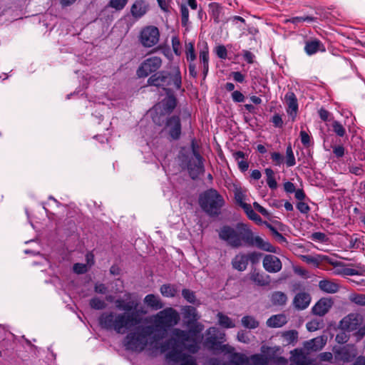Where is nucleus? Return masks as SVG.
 <instances>
[{"instance_id": "2", "label": "nucleus", "mask_w": 365, "mask_h": 365, "mask_svg": "<svg viewBox=\"0 0 365 365\" xmlns=\"http://www.w3.org/2000/svg\"><path fill=\"white\" fill-rule=\"evenodd\" d=\"M174 337L163 345L161 348L163 352L168 351L167 358L175 362H180V365H197L193 356L183 353V348L187 347L190 351L195 352L197 350V344H187L188 334L185 331L175 329L173 331Z\"/></svg>"}, {"instance_id": "1", "label": "nucleus", "mask_w": 365, "mask_h": 365, "mask_svg": "<svg viewBox=\"0 0 365 365\" xmlns=\"http://www.w3.org/2000/svg\"><path fill=\"white\" fill-rule=\"evenodd\" d=\"M209 337L206 344L212 349L219 350L226 354H232L231 361L235 365H287V360L282 356H277L282 349L279 346L272 347L262 346L261 354H255L247 357L245 354L233 353L234 348L228 344H221L219 341L225 337V334L217 328L211 327L207 330Z\"/></svg>"}, {"instance_id": "28", "label": "nucleus", "mask_w": 365, "mask_h": 365, "mask_svg": "<svg viewBox=\"0 0 365 365\" xmlns=\"http://www.w3.org/2000/svg\"><path fill=\"white\" fill-rule=\"evenodd\" d=\"M291 353L292 359L290 365H310L307 358L302 353V350L294 349Z\"/></svg>"}, {"instance_id": "31", "label": "nucleus", "mask_w": 365, "mask_h": 365, "mask_svg": "<svg viewBox=\"0 0 365 365\" xmlns=\"http://www.w3.org/2000/svg\"><path fill=\"white\" fill-rule=\"evenodd\" d=\"M180 290L178 284H163L160 287V292L163 297H175Z\"/></svg>"}, {"instance_id": "3", "label": "nucleus", "mask_w": 365, "mask_h": 365, "mask_svg": "<svg viewBox=\"0 0 365 365\" xmlns=\"http://www.w3.org/2000/svg\"><path fill=\"white\" fill-rule=\"evenodd\" d=\"M219 237L233 247L247 244L252 240V231L244 223H237L235 227L223 226L219 230Z\"/></svg>"}, {"instance_id": "54", "label": "nucleus", "mask_w": 365, "mask_h": 365, "mask_svg": "<svg viewBox=\"0 0 365 365\" xmlns=\"http://www.w3.org/2000/svg\"><path fill=\"white\" fill-rule=\"evenodd\" d=\"M300 138L302 143L306 146L308 147L310 145V136L304 130H301L300 132Z\"/></svg>"}, {"instance_id": "38", "label": "nucleus", "mask_w": 365, "mask_h": 365, "mask_svg": "<svg viewBox=\"0 0 365 365\" xmlns=\"http://www.w3.org/2000/svg\"><path fill=\"white\" fill-rule=\"evenodd\" d=\"M242 325L248 329H255L259 326V322L252 317L246 316L242 319Z\"/></svg>"}, {"instance_id": "24", "label": "nucleus", "mask_w": 365, "mask_h": 365, "mask_svg": "<svg viewBox=\"0 0 365 365\" xmlns=\"http://www.w3.org/2000/svg\"><path fill=\"white\" fill-rule=\"evenodd\" d=\"M147 6L143 0H138L134 2L130 9L131 14L133 17L138 19L145 14Z\"/></svg>"}, {"instance_id": "21", "label": "nucleus", "mask_w": 365, "mask_h": 365, "mask_svg": "<svg viewBox=\"0 0 365 365\" xmlns=\"http://www.w3.org/2000/svg\"><path fill=\"white\" fill-rule=\"evenodd\" d=\"M200 62L202 65L204 78L207 76L209 70V49L207 44L204 43L199 53Z\"/></svg>"}, {"instance_id": "48", "label": "nucleus", "mask_w": 365, "mask_h": 365, "mask_svg": "<svg viewBox=\"0 0 365 365\" xmlns=\"http://www.w3.org/2000/svg\"><path fill=\"white\" fill-rule=\"evenodd\" d=\"M333 130L334 133L342 137L345 134V129L344 128L343 125L338 121H334L332 124Z\"/></svg>"}, {"instance_id": "57", "label": "nucleus", "mask_w": 365, "mask_h": 365, "mask_svg": "<svg viewBox=\"0 0 365 365\" xmlns=\"http://www.w3.org/2000/svg\"><path fill=\"white\" fill-rule=\"evenodd\" d=\"M232 98L235 102L241 103L245 101L244 95L238 91H235L232 93Z\"/></svg>"}, {"instance_id": "62", "label": "nucleus", "mask_w": 365, "mask_h": 365, "mask_svg": "<svg viewBox=\"0 0 365 365\" xmlns=\"http://www.w3.org/2000/svg\"><path fill=\"white\" fill-rule=\"evenodd\" d=\"M336 341L340 344L345 343L348 341V336L345 332H340L336 336Z\"/></svg>"}, {"instance_id": "43", "label": "nucleus", "mask_w": 365, "mask_h": 365, "mask_svg": "<svg viewBox=\"0 0 365 365\" xmlns=\"http://www.w3.org/2000/svg\"><path fill=\"white\" fill-rule=\"evenodd\" d=\"M185 55L188 62H194L196 58V55L195 53L194 44L192 43H189L186 45Z\"/></svg>"}, {"instance_id": "34", "label": "nucleus", "mask_w": 365, "mask_h": 365, "mask_svg": "<svg viewBox=\"0 0 365 365\" xmlns=\"http://www.w3.org/2000/svg\"><path fill=\"white\" fill-rule=\"evenodd\" d=\"M242 208L250 220L254 221L258 225L262 223L261 217L253 210L252 206L250 204H243V207Z\"/></svg>"}, {"instance_id": "36", "label": "nucleus", "mask_w": 365, "mask_h": 365, "mask_svg": "<svg viewBox=\"0 0 365 365\" xmlns=\"http://www.w3.org/2000/svg\"><path fill=\"white\" fill-rule=\"evenodd\" d=\"M266 175V181L269 187L272 190H275L277 187V182L274 178V173L271 168H266L264 170Z\"/></svg>"}, {"instance_id": "22", "label": "nucleus", "mask_w": 365, "mask_h": 365, "mask_svg": "<svg viewBox=\"0 0 365 365\" xmlns=\"http://www.w3.org/2000/svg\"><path fill=\"white\" fill-rule=\"evenodd\" d=\"M285 101L288 106L287 113L294 118L297 114L298 104L294 93L288 92L285 95Z\"/></svg>"}, {"instance_id": "32", "label": "nucleus", "mask_w": 365, "mask_h": 365, "mask_svg": "<svg viewBox=\"0 0 365 365\" xmlns=\"http://www.w3.org/2000/svg\"><path fill=\"white\" fill-rule=\"evenodd\" d=\"M210 14L215 22H219L222 17V7L217 3L212 2L209 4Z\"/></svg>"}, {"instance_id": "9", "label": "nucleus", "mask_w": 365, "mask_h": 365, "mask_svg": "<svg viewBox=\"0 0 365 365\" xmlns=\"http://www.w3.org/2000/svg\"><path fill=\"white\" fill-rule=\"evenodd\" d=\"M162 65V59L158 56H151L143 61L137 71V75L142 78L158 71Z\"/></svg>"}, {"instance_id": "56", "label": "nucleus", "mask_w": 365, "mask_h": 365, "mask_svg": "<svg viewBox=\"0 0 365 365\" xmlns=\"http://www.w3.org/2000/svg\"><path fill=\"white\" fill-rule=\"evenodd\" d=\"M312 239L317 242H325L327 240V235L324 233L317 232L312 235Z\"/></svg>"}, {"instance_id": "11", "label": "nucleus", "mask_w": 365, "mask_h": 365, "mask_svg": "<svg viewBox=\"0 0 365 365\" xmlns=\"http://www.w3.org/2000/svg\"><path fill=\"white\" fill-rule=\"evenodd\" d=\"M192 148L194 157L190 160L187 168L190 175L192 179L196 178L200 173L204 171L202 158L195 147V142H192Z\"/></svg>"}, {"instance_id": "55", "label": "nucleus", "mask_w": 365, "mask_h": 365, "mask_svg": "<svg viewBox=\"0 0 365 365\" xmlns=\"http://www.w3.org/2000/svg\"><path fill=\"white\" fill-rule=\"evenodd\" d=\"M253 206L263 216H264L265 217L269 218V217H270L269 212L264 207L261 206L258 202H255L253 203Z\"/></svg>"}, {"instance_id": "45", "label": "nucleus", "mask_w": 365, "mask_h": 365, "mask_svg": "<svg viewBox=\"0 0 365 365\" xmlns=\"http://www.w3.org/2000/svg\"><path fill=\"white\" fill-rule=\"evenodd\" d=\"M299 257L302 261L314 267H318L321 262V259L312 255H301Z\"/></svg>"}, {"instance_id": "46", "label": "nucleus", "mask_w": 365, "mask_h": 365, "mask_svg": "<svg viewBox=\"0 0 365 365\" xmlns=\"http://www.w3.org/2000/svg\"><path fill=\"white\" fill-rule=\"evenodd\" d=\"M90 304L96 309H101L106 307V301L104 298H92Z\"/></svg>"}, {"instance_id": "59", "label": "nucleus", "mask_w": 365, "mask_h": 365, "mask_svg": "<svg viewBox=\"0 0 365 365\" xmlns=\"http://www.w3.org/2000/svg\"><path fill=\"white\" fill-rule=\"evenodd\" d=\"M237 337V340L239 341L245 343V344H248L250 341V339L249 338L247 333L242 331L238 332Z\"/></svg>"}, {"instance_id": "33", "label": "nucleus", "mask_w": 365, "mask_h": 365, "mask_svg": "<svg viewBox=\"0 0 365 365\" xmlns=\"http://www.w3.org/2000/svg\"><path fill=\"white\" fill-rule=\"evenodd\" d=\"M242 208L250 220L254 221L258 225L262 223L261 217L253 210L252 206L250 204H243V207Z\"/></svg>"}, {"instance_id": "18", "label": "nucleus", "mask_w": 365, "mask_h": 365, "mask_svg": "<svg viewBox=\"0 0 365 365\" xmlns=\"http://www.w3.org/2000/svg\"><path fill=\"white\" fill-rule=\"evenodd\" d=\"M333 304L331 298H321L313 307V312L315 314L324 315Z\"/></svg>"}, {"instance_id": "19", "label": "nucleus", "mask_w": 365, "mask_h": 365, "mask_svg": "<svg viewBox=\"0 0 365 365\" xmlns=\"http://www.w3.org/2000/svg\"><path fill=\"white\" fill-rule=\"evenodd\" d=\"M336 272L337 274L344 276L363 275L365 274V266L357 264L354 266V268L342 267Z\"/></svg>"}, {"instance_id": "13", "label": "nucleus", "mask_w": 365, "mask_h": 365, "mask_svg": "<svg viewBox=\"0 0 365 365\" xmlns=\"http://www.w3.org/2000/svg\"><path fill=\"white\" fill-rule=\"evenodd\" d=\"M361 322L362 318L359 314H351L340 322V327L344 331H354L361 324Z\"/></svg>"}, {"instance_id": "61", "label": "nucleus", "mask_w": 365, "mask_h": 365, "mask_svg": "<svg viewBox=\"0 0 365 365\" xmlns=\"http://www.w3.org/2000/svg\"><path fill=\"white\" fill-rule=\"evenodd\" d=\"M314 19L312 17H294L292 18L290 21L293 24H299L304 21H312Z\"/></svg>"}, {"instance_id": "49", "label": "nucleus", "mask_w": 365, "mask_h": 365, "mask_svg": "<svg viewBox=\"0 0 365 365\" xmlns=\"http://www.w3.org/2000/svg\"><path fill=\"white\" fill-rule=\"evenodd\" d=\"M216 55L221 59H226L227 57V51L225 46L220 45L215 47Z\"/></svg>"}, {"instance_id": "12", "label": "nucleus", "mask_w": 365, "mask_h": 365, "mask_svg": "<svg viewBox=\"0 0 365 365\" xmlns=\"http://www.w3.org/2000/svg\"><path fill=\"white\" fill-rule=\"evenodd\" d=\"M176 106V99L173 93L168 92L166 98L156 104L153 111L158 114L165 115L170 113Z\"/></svg>"}, {"instance_id": "16", "label": "nucleus", "mask_w": 365, "mask_h": 365, "mask_svg": "<svg viewBox=\"0 0 365 365\" xmlns=\"http://www.w3.org/2000/svg\"><path fill=\"white\" fill-rule=\"evenodd\" d=\"M166 129L173 139H178L181 134V125L178 116L170 118L166 123Z\"/></svg>"}, {"instance_id": "52", "label": "nucleus", "mask_w": 365, "mask_h": 365, "mask_svg": "<svg viewBox=\"0 0 365 365\" xmlns=\"http://www.w3.org/2000/svg\"><path fill=\"white\" fill-rule=\"evenodd\" d=\"M172 47L174 53L179 56L180 54V43L176 36L172 38Z\"/></svg>"}, {"instance_id": "60", "label": "nucleus", "mask_w": 365, "mask_h": 365, "mask_svg": "<svg viewBox=\"0 0 365 365\" xmlns=\"http://www.w3.org/2000/svg\"><path fill=\"white\" fill-rule=\"evenodd\" d=\"M297 208L304 214H307L309 211V205L304 202H299L297 205Z\"/></svg>"}, {"instance_id": "42", "label": "nucleus", "mask_w": 365, "mask_h": 365, "mask_svg": "<svg viewBox=\"0 0 365 365\" xmlns=\"http://www.w3.org/2000/svg\"><path fill=\"white\" fill-rule=\"evenodd\" d=\"M294 305L298 309H304L310 304V298H294Z\"/></svg>"}, {"instance_id": "5", "label": "nucleus", "mask_w": 365, "mask_h": 365, "mask_svg": "<svg viewBox=\"0 0 365 365\" xmlns=\"http://www.w3.org/2000/svg\"><path fill=\"white\" fill-rule=\"evenodd\" d=\"M148 83L155 86H169L168 90H180L182 84V76L178 66H175L168 76L158 73L150 76Z\"/></svg>"}, {"instance_id": "47", "label": "nucleus", "mask_w": 365, "mask_h": 365, "mask_svg": "<svg viewBox=\"0 0 365 365\" xmlns=\"http://www.w3.org/2000/svg\"><path fill=\"white\" fill-rule=\"evenodd\" d=\"M128 0H110L109 2V6L115 10H122L127 4Z\"/></svg>"}, {"instance_id": "53", "label": "nucleus", "mask_w": 365, "mask_h": 365, "mask_svg": "<svg viewBox=\"0 0 365 365\" xmlns=\"http://www.w3.org/2000/svg\"><path fill=\"white\" fill-rule=\"evenodd\" d=\"M247 257H248V262L250 261L252 264H255L259 261L262 255L261 253L253 252L247 255Z\"/></svg>"}, {"instance_id": "15", "label": "nucleus", "mask_w": 365, "mask_h": 365, "mask_svg": "<svg viewBox=\"0 0 365 365\" xmlns=\"http://www.w3.org/2000/svg\"><path fill=\"white\" fill-rule=\"evenodd\" d=\"M263 267L266 271L270 273H276L282 269L280 259L272 255H267L263 259Z\"/></svg>"}, {"instance_id": "20", "label": "nucleus", "mask_w": 365, "mask_h": 365, "mask_svg": "<svg viewBox=\"0 0 365 365\" xmlns=\"http://www.w3.org/2000/svg\"><path fill=\"white\" fill-rule=\"evenodd\" d=\"M327 343V339L324 336H318L309 341L304 342V347L307 351H319L322 349Z\"/></svg>"}, {"instance_id": "39", "label": "nucleus", "mask_w": 365, "mask_h": 365, "mask_svg": "<svg viewBox=\"0 0 365 365\" xmlns=\"http://www.w3.org/2000/svg\"><path fill=\"white\" fill-rule=\"evenodd\" d=\"M123 302L124 303V301H123ZM116 305L120 309H124V310H127V311L133 310L135 312H140V309L138 308V306L135 305L133 302H126V304L123 305L122 304V302L118 300L117 302V304ZM140 312H145V311H143V310H140Z\"/></svg>"}, {"instance_id": "7", "label": "nucleus", "mask_w": 365, "mask_h": 365, "mask_svg": "<svg viewBox=\"0 0 365 365\" xmlns=\"http://www.w3.org/2000/svg\"><path fill=\"white\" fill-rule=\"evenodd\" d=\"M179 320V315L173 309H167L159 312L155 317V327L158 330L165 331L166 327L175 325Z\"/></svg>"}, {"instance_id": "23", "label": "nucleus", "mask_w": 365, "mask_h": 365, "mask_svg": "<svg viewBox=\"0 0 365 365\" xmlns=\"http://www.w3.org/2000/svg\"><path fill=\"white\" fill-rule=\"evenodd\" d=\"M298 340V332L295 330L283 331L280 335V341L283 346L294 345Z\"/></svg>"}, {"instance_id": "29", "label": "nucleus", "mask_w": 365, "mask_h": 365, "mask_svg": "<svg viewBox=\"0 0 365 365\" xmlns=\"http://www.w3.org/2000/svg\"><path fill=\"white\" fill-rule=\"evenodd\" d=\"M304 50L308 55H312L316 53L318 51H324L325 48L319 41L314 40L307 42Z\"/></svg>"}, {"instance_id": "8", "label": "nucleus", "mask_w": 365, "mask_h": 365, "mask_svg": "<svg viewBox=\"0 0 365 365\" xmlns=\"http://www.w3.org/2000/svg\"><path fill=\"white\" fill-rule=\"evenodd\" d=\"M160 39V31L156 26H148L144 27L139 35L140 43L145 48L155 46Z\"/></svg>"}, {"instance_id": "51", "label": "nucleus", "mask_w": 365, "mask_h": 365, "mask_svg": "<svg viewBox=\"0 0 365 365\" xmlns=\"http://www.w3.org/2000/svg\"><path fill=\"white\" fill-rule=\"evenodd\" d=\"M73 269L76 274H83L88 270V265L85 264L76 263L73 265Z\"/></svg>"}, {"instance_id": "4", "label": "nucleus", "mask_w": 365, "mask_h": 365, "mask_svg": "<svg viewBox=\"0 0 365 365\" xmlns=\"http://www.w3.org/2000/svg\"><path fill=\"white\" fill-rule=\"evenodd\" d=\"M136 324L137 321L131 319L127 313L103 314L100 318V324L103 328L114 329L118 333H125Z\"/></svg>"}, {"instance_id": "41", "label": "nucleus", "mask_w": 365, "mask_h": 365, "mask_svg": "<svg viewBox=\"0 0 365 365\" xmlns=\"http://www.w3.org/2000/svg\"><path fill=\"white\" fill-rule=\"evenodd\" d=\"M180 13L182 26L187 29V26L189 24V10L185 5H181Z\"/></svg>"}, {"instance_id": "64", "label": "nucleus", "mask_w": 365, "mask_h": 365, "mask_svg": "<svg viewBox=\"0 0 365 365\" xmlns=\"http://www.w3.org/2000/svg\"><path fill=\"white\" fill-rule=\"evenodd\" d=\"M107 290L106 287L101 283H97L95 286V291L98 294H104Z\"/></svg>"}, {"instance_id": "17", "label": "nucleus", "mask_w": 365, "mask_h": 365, "mask_svg": "<svg viewBox=\"0 0 365 365\" xmlns=\"http://www.w3.org/2000/svg\"><path fill=\"white\" fill-rule=\"evenodd\" d=\"M248 245H255L258 248L272 252V253H278V249L272 245L268 241L264 240L262 237L259 236L254 237L252 233V240L248 242Z\"/></svg>"}, {"instance_id": "27", "label": "nucleus", "mask_w": 365, "mask_h": 365, "mask_svg": "<svg viewBox=\"0 0 365 365\" xmlns=\"http://www.w3.org/2000/svg\"><path fill=\"white\" fill-rule=\"evenodd\" d=\"M287 322V317L284 314H275L269 317L266 324L271 328H279Z\"/></svg>"}, {"instance_id": "30", "label": "nucleus", "mask_w": 365, "mask_h": 365, "mask_svg": "<svg viewBox=\"0 0 365 365\" xmlns=\"http://www.w3.org/2000/svg\"><path fill=\"white\" fill-rule=\"evenodd\" d=\"M250 279L259 286L267 285L269 283V277L263 273L253 271L250 274Z\"/></svg>"}, {"instance_id": "6", "label": "nucleus", "mask_w": 365, "mask_h": 365, "mask_svg": "<svg viewBox=\"0 0 365 365\" xmlns=\"http://www.w3.org/2000/svg\"><path fill=\"white\" fill-rule=\"evenodd\" d=\"M199 201L201 207L210 215H217L225 203L222 197L212 189L202 194Z\"/></svg>"}, {"instance_id": "35", "label": "nucleus", "mask_w": 365, "mask_h": 365, "mask_svg": "<svg viewBox=\"0 0 365 365\" xmlns=\"http://www.w3.org/2000/svg\"><path fill=\"white\" fill-rule=\"evenodd\" d=\"M246 190L242 189L240 187H235L234 190L235 199L237 203L241 207H243V204H247L246 202Z\"/></svg>"}, {"instance_id": "58", "label": "nucleus", "mask_w": 365, "mask_h": 365, "mask_svg": "<svg viewBox=\"0 0 365 365\" xmlns=\"http://www.w3.org/2000/svg\"><path fill=\"white\" fill-rule=\"evenodd\" d=\"M306 327L309 331H314L319 329L320 323L316 320H313L308 322Z\"/></svg>"}, {"instance_id": "63", "label": "nucleus", "mask_w": 365, "mask_h": 365, "mask_svg": "<svg viewBox=\"0 0 365 365\" xmlns=\"http://www.w3.org/2000/svg\"><path fill=\"white\" fill-rule=\"evenodd\" d=\"M231 75L233 77V79L237 83H242L245 81V76L240 72H232Z\"/></svg>"}, {"instance_id": "14", "label": "nucleus", "mask_w": 365, "mask_h": 365, "mask_svg": "<svg viewBox=\"0 0 365 365\" xmlns=\"http://www.w3.org/2000/svg\"><path fill=\"white\" fill-rule=\"evenodd\" d=\"M334 354L336 360L348 362L357 355V351L354 346L347 345L335 351Z\"/></svg>"}, {"instance_id": "10", "label": "nucleus", "mask_w": 365, "mask_h": 365, "mask_svg": "<svg viewBox=\"0 0 365 365\" xmlns=\"http://www.w3.org/2000/svg\"><path fill=\"white\" fill-rule=\"evenodd\" d=\"M148 344L146 331L130 334L126 337L125 345L128 349L140 351L144 349Z\"/></svg>"}, {"instance_id": "44", "label": "nucleus", "mask_w": 365, "mask_h": 365, "mask_svg": "<svg viewBox=\"0 0 365 365\" xmlns=\"http://www.w3.org/2000/svg\"><path fill=\"white\" fill-rule=\"evenodd\" d=\"M144 302L147 306L154 309H158L162 307V304L160 302L159 298H145Z\"/></svg>"}, {"instance_id": "50", "label": "nucleus", "mask_w": 365, "mask_h": 365, "mask_svg": "<svg viewBox=\"0 0 365 365\" xmlns=\"http://www.w3.org/2000/svg\"><path fill=\"white\" fill-rule=\"evenodd\" d=\"M271 159L276 165H281L284 162V158L279 153H272L271 154Z\"/></svg>"}, {"instance_id": "37", "label": "nucleus", "mask_w": 365, "mask_h": 365, "mask_svg": "<svg viewBox=\"0 0 365 365\" xmlns=\"http://www.w3.org/2000/svg\"><path fill=\"white\" fill-rule=\"evenodd\" d=\"M219 324L224 328H233L235 327V322L227 316L222 313L217 314Z\"/></svg>"}, {"instance_id": "26", "label": "nucleus", "mask_w": 365, "mask_h": 365, "mask_svg": "<svg viewBox=\"0 0 365 365\" xmlns=\"http://www.w3.org/2000/svg\"><path fill=\"white\" fill-rule=\"evenodd\" d=\"M232 264L235 269L244 271L248 264V257L245 254L240 253L232 259Z\"/></svg>"}, {"instance_id": "25", "label": "nucleus", "mask_w": 365, "mask_h": 365, "mask_svg": "<svg viewBox=\"0 0 365 365\" xmlns=\"http://www.w3.org/2000/svg\"><path fill=\"white\" fill-rule=\"evenodd\" d=\"M319 287L321 290L329 294H334L337 292L340 288L339 284L329 279L321 280L319 283Z\"/></svg>"}, {"instance_id": "40", "label": "nucleus", "mask_w": 365, "mask_h": 365, "mask_svg": "<svg viewBox=\"0 0 365 365\" xmlns=\"http://www.w3.org/2000/svg\"><path fill=\"white\" fill-rule=\"evenodd\" d=\"M285 163L288 167H292L296 164L295 157L292 151L291 145L287 146L286 150Z\"/></svg>"}]
</instances>
